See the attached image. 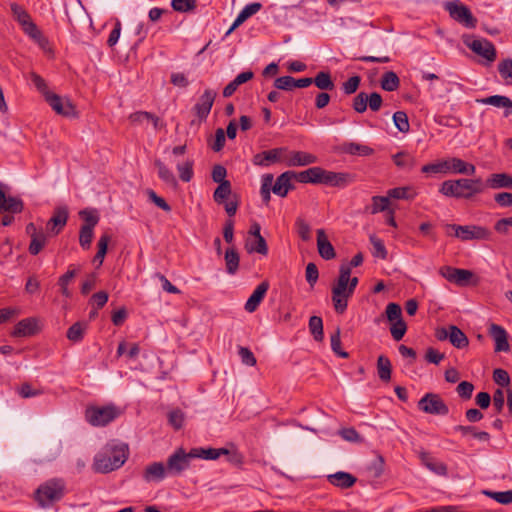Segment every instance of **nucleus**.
<instances>
[{
	"label": "nucleus",
	"instance_id": "f257e3e1",
	"mask_svg": "<svg viewBox=\"0 0 512 512\" xmlns=\"http://www.w3.org/2000/svg\"><path fill=\"white\" fill-rule=\"evenodd\" d=\"M358 278L352 277L350 266L340 265L339 276L332 286V302L336 313L343 314L348 306V300L354 294Z\"/></svg>",
	"mask_w": 512,
	"mask_h": 512
},
{
	"label": "nucleus",
	"instance_id": "f03ea898",
	"mask_svg": "<svg viewBox=\"0 0 512 512\" xmlns=\"http://www.w3.org/2000/svg\"><path fill=\"white\" fill-rule=\"evenodd\" d=\"M128 458L127 445L111 446L104 452L96 455L94 470L99 473H108L120 468Z\"/></svg>",
	"mask_w": 512,
	"mask_h": 512
},
{
	"label": "nucleus",
	"instance_id": "7ed1b4c3",
	"mask_svg": "<svg viewBox=\"0 0 512 512\" xmlns=\"http://www.w3.org/2000/svg\"><path fill=\"white\" fill-rule=\"evenodd\" d=\"M484 185L481 179L447 180L442 183L440 192L449 197L469 199L473 195L481 193Z\"/></svg>",
	"mask_w": 512,
	"mask_h": 512
},
{
	"label": "nucleus",
	"instance_id": "20e7f679",
	"mask_svg": "<svg viewBox=\"0 0 512 512\" xmlns=\"http://www.w3.org/2000/svg\"><path fill=\"white\" fill-rule=\"evenodd\" d=\"M65 494V482L60 478L50 479L35 491V500L41 508H48L60 501Z\"/></svg>",
	"mask_w": 512,
	"mask_h": 512
},
{
	"label": "nucleus",
	"instance_id": "39448f33",
	"mask_svg": "<svg viewBox=\"0 0 512 512\" xmlns=\"http://www.w3.org/2000/svg\"><path fill=\"white\" fill-rule=\"evenodd\" d=\"M300 176V178L307 180V183H321L331 186H344L351 178L347 173L326 171L320 167L304 170V174Z\"/></svg>",
	"mask_w": 512,
	"mask_h": 512
},
{
	"label": "nucleus",
	"instance_id": "423d86ee",
	"mask_svg": "<svg viewBox=\"0 0 512 512\" xmlns=\"http://www.w3.org/2000/svg\"><path fill=\"white\" fill-rule=\"evenodd\" d=\"M120 414L119 409L114 405L103 407L90 406L85 410V419L92 426H106Z\"/></svg>",
	"mask_w": 512,
	"mask_h": 512
},
{
	"label": "nucleus",
	"instance_id": "0eeeda50",
	"mask_svg": "<svg viewBox=\"0 0 512 512\" xmlns=\"http://www.w3.org/2000/svg\"><path fill=\"white\" fill-rule=\"evenodd\" d=\"M253 160H316V158L306 152L289 150L287 147H278L257 153Z\"/></svg>",
	"mask_w": 512,
	"mask_h": 512
},
{
	"label": "nucleus",
	"instance_id": "6e6552de",
	"mask_svg": "<svg viewBox=\"0 0 512 512\" xmlns=\"http://www.w3.org/2000/svg\"><path fill=\"white\" fill-rule=\"evenodd\" d=\"M448 235H454L462 241L468 240H487L490 237V231L481 226L476 225H456L447 224L445 226Z\"/></svg>",
	"mask_w": 512,
	"mask_h": 512
},
{
	"label": "nucleus",
	"instance_id": "1a4fd4ad",
	"mask_svg": "<svg viewBox=\"0 0 512 512\" xmlns=\"http://www.w3.org/2000/svg\"><path fill=\"white\" fill-rule=\"evenodd\" d=\"M444 8L453 20L464 27L469 29L476 27L477 19L473 16L471 10L459 0L445 2Z\"/></svg>",
	"mask_w": 512,
	"mask_h": 512
},
{
	"label": "nucleus",
	"instance_id": "9d476101",
	"mask_svg": "<svg viewBox=\"0 0 512 512\" xmlns=\"http://www.w3.org/2000/svg\"><path fill=\"white\" fill-rule=\"evenodd\" d=\"M304 171H286L279 175L272 183V192L282 198L286 197L290 190L295 189V182L307 183V180L300 178Z\"/></svg>",
	"mask_w": 512,
	"mask_h": 512
},
{
	"label": "nucleus",
	"instance_id": "9b49d317",
	"mask_svg": "<svg viewBox=\"0 0 512 512\" xmlns=\"http://www.w3.org/2000/svg\"><path fill=\"white\" fill-rule=\"evenodd\" d=\"M419 410L432 415H447L449 408L440 395L435 393H426L418 401Z\"/></svg>",
	"mask_w": 512,
	"mask_h": 512
},
{
	"label": "nucleus",
	"instance_id": "f8f14e48",
	"mask_svg": "<svg viewBox=\"0 0 512 512\" xmlns=\"http://www.w3.org/2000/svg\"><path fill=\"white\" fill-rule=\"evenodd\" d=\"M191 459H194V457L190 456V451L186 453L183 448H178L167 459V473L171 475H180L189 467Z\"/></svg>",
	"mask_w": 512,
	"mask_h": 512
},
{
	"label": "nucleus",
	"instance_id": "ddd939ff",
	"mask_svg": "<svg viewBox=\"0 0 512 512\" xmlns=\"http://www.w3.org/2000/svg\"><path fill=\"white\" fill-rule=\"evenodd\" d=\"M464 43L474 53L485 58L487 61L493 62L496 59V49L491 41L468 37L464 39Z\"/></svg>",
	"mask_w": 512,
	"mask_h": 512
},
{
	"label": "nucleus",
	"instance_id": "4468645a",
	"mask_svg": "<svg viewBox=\"0 0 512 512\" xmlns=\"http://www.w3.org/2000/svg\"><path fill=\"white\" fill-rule=\"evenodd\" d=\"M439 274L447 281L461 287L468 285L470 280L474 277L473 272L470 270L454 268L451 266H442L439 269Z\"/></svg>",
	"mask_w": 512,
	"mask_h": 512
},
{
	"label": "nucleus",
	"instance_id": "2eb2a0df",
	"mask_svg": "<svg viewBox=\"0 0 512 512\" xmlns=\"http://www.w3.org/2000/svg\"><path fill=\"white\" fill-rule=\"evenodd\" d=\"M216 96V91L212 89H206L199 97L197 103L192 108V111L197 116L199 122L205 121L207 119Z\"/></svg>",
	"mask_w": 512,
	"mask_h": 512
},
{
	"label": "nucleus",
	"instance_id": "dca6fc26",
	"mask_svg": "<svg viewBox=\"0 0 512 512\" xmlns=\"http://www.w3.org/2000/svg\"><path fill=\"white\" fill-rule=\"evenodd\" d=\"M50 107L59 115L71 117L76 115L75 106L69 99L62 98L58 94L50 92L44 97Z\"/></svg>",
	"mask_w": 512,
	"mask_h": 512
},
{
	"label": "nucleus",
	"instance_id": "f3484780",
	"mask_svg": "<svg viewBox=\"0 0 512 512\" xmlns=\"http://www.w3.org/2000/svg\"><path fill=\"white\" fill-rule=\"evenodd\" d=\"M23 209V201L19 197L7 196L3 190V184L0 183V213L17 214L21 213Z\"/></svg>",
	"mask_w": 512,
	"mask_h": 512
},
{
	"label": "nucleus",
	"instance_id": "a211bd4d",
	"mask_svg": "<svg viewBox=\"0 0 512 512\" xmlns=\"http://www.w3.org/2000/svg\"><path fill=\"white\" fill-rule=\"evenodd\" d=\"M489 335L495 341V352H508L510 344L508 342L507 331L498 324H491L489 327Z\"/></svg>",
	"mask_w": 512,
	"mask_h": 512
},
{
	"label": "nucleus",
	"instance_id": "6ab92c4d",
	"mask_svg": "<svg viewBox=\"0 0 512 512\" xmlns=\"http://www.w3.org/2000/svg\"><path fill=\"white\" fill-rule=\"evenodd\" d=\"M337 151L341 154L357 157H368L374 153L373 148L370 146L355 142H344L337 147Z\"/></svg>",
	"mask_w": 512,
	"mask_h": 512
},
{
	"label": "nucleus",
	"instance_id": "aec40b11",
	"mask_svg": "<svg viewBox=\"0 0 512 512\" xmlns=\"http://www.w3.org/2000/svg\"><path fill=\"white\" fill-rule=\"evenodd\" d=\"M68 220V209L66 206L57 207L54 214L47 223V229L57 235L66 225Z\"/></svg>",
	"mask_w": 512,
	"mask_h": 512
},
{
	"label": "nucleus",
	"instance_id": "412c9836",
	"mask_svg": "<svg viewBox=\"0 0 512 512\" xmlns=\"http://www.w3.org/2000/svg\"><path fill=\"white\" fill-rule=\"evenodd\" d=\"M269 289V282L268 281H262L256 289L253 291L251 296L248 298L246 304H245V310L252 313L254 312L262 300L264 299L267 291Z\"/></svg>",
	"mask_w": 512,
	"mask_h": 512
},
{
	"label": "nucleus",
	"instance_id": "4be33fe9",
	"mask_svg": "<svg viewBox=\"0 0 512 512\" xmlns=\"http://www.w3.org/2000/svg\"><path fill=\"white\" fill-rule=\"evenodd\" d=\"M476 102L483 105H491L497 108H505V117H508L511 114V111L509 109H512V100L507 96L492 95L485 98L477 99Z\"/></svg>",
	"mask_w": 512,
	"mask_h": 512
},
{
	"label": "nucleus",
	"instance_id": "5701e85b",
	"mask_svg": "<svg viewBox=\"0 0 512 512\" xmlns=\"http://www.w3.org/2000/svg\"><path fill=\"white\" fill-rule=\"evenodd\" d=\"M317 248L319 255L325 260H331L336 256L335 249L323 229L317 230Z\"/></svg>",
	"mask_w": 512,
	"mask_h": 512
},
{
	"label": "nucleus",
	"instance_id": "b1692460",
	"mask_svg": "<svg viewBox=\"0 0 512 512\" xmlns=\"http://www.w3.org/2000/svg\"><path fill=\"white\" fill-rule=\"evenodd\" d=\"M167 468L162 462H153L143 472V479L146 482H158L166 477Z\"/></svg>",
	"mask_w": 512,
	"mask_h": 512
},
{
	"label": "nucleus",
	"instance_id": "393cba45",
	"mask_svg": "<svg viewBox=\"0 0 512 512\" xmlns=\"http://www.w3.org/2000/svg\"><path fill=\"white\" fill-rule=\"evenodd\" d=\"M327 479L330 484L341 489H348L352 487L357 481V478L354 477L352 474L343 471H338L334 474H330L327 476Z\"/></svg>",
	"mask_w": 512,
	"mask_h": 512
},
{
	"label": "nucleus",
	"instance_id": "a878e982",
	"mask_svg": "<svg viewBox=\"0 0 512 512\" xmlns=\"http://www.w3.org/2000/svg\"><path fill=\"white\" fill-rule=\"evenodd\" d=\"M37 332V321L34 318H25L19 321L13 332L14 337L32 336Z\"/></svg>",
	"mask_w": 512,
	"mask_h": 512
},
{
	"label": "nucleus",
	"instance_id": "bb28decb",
	"mask_svg": "<svg viewBox=\"0 0 512 512\" xmlns=\"http://www.w3.org/2000/svg\"><path fill=\"white\" fill-rule=\"evenodd\" d=\"M253 77H254V73L251 70H247V71H244V72L238 74L234 78V80H232L230 83H228L225 86V88L223 89V96L225 98L231 97L240 85L253 79Z\"/></svg>",
	"mask_w": 512,
	"mask_h": 512
},
{
	"label": "nucleus",
	"instance_id": "cd10ccee",
	"mask_svg": "<svg viewBox=\"0 0 512 512\" xmlns=\"http://www.w3.org/2000/svg\"><path fill=\"white\" fill-rule=\"evenodd\" d=\"M419 456L423 465L430 471L441 476L447 475V466L442 462L434 461L428 452H420Z\"/></svg>",
	"mask_w": 512,
	"mask_h": 512
},
{
	"label": "nucleus",
	"instance_id": "c85d7f7f",
	"mask_svg": "<svg viewBox=\"0 0 512 512\" xmlns=\"http://www.w3.org/2000/svg\"><path fill=\"white\" fill-rule=\"evenodd\" d=\"M487 185L493 189L512 188V176L507 173H494L487 179Z\"/></svg>",
	"mask_w": 512,
	"mask_h": 512
},
{
	"label": "nucleus",
	"instance_id": "c756f323",
	"mask_svg": "<svg viewBox=\"0 0 512 512\" xmlns=\"http://www.w3.org/2000/svg\"><path fill=\"white\" fill-rule=\"evenodd\" d=\"M377 373L382 382H389L391 380L392 364L388 357L380 355L377 359Z\"/></svg>",
	"mask_w": 512,
	"mask_h": 512
},
{
	"label": "nucleus",
	"instance_id": "7c9ffc66",
	"mask_svg": "<svg viewBox=\"0 0 512 512\" xmlns=\"http://www.w3.org/2000/svg\"><path fill=\"white\" fill-rule=\"evenodd\" d=\"M400 86V79L398 75L394 71L385 72L380 80V87L387 91L393 92L396 91Z\"/></svg>",
	"mask_w": 512,
	"mask_h": 512
},
{
	"label": "nucleus",
	"instance_id": "2f4dec72",
	"mask_svg": "<svg viewBox=\"0 0 512 512\" xmlns=\"http://www.w3.org/2000/svg\"><path fill=\"white\" fill-rule=\"evenodd\" d=\"M449 341L457 349H462L469 345L467 336L455 325H450Z\"/></svg>",
	"mask_w": 512,
	"mask_h": 512
},
{
	"label": "nucleus",
	"instance_id": "473e14b6",
	"mask_svg": "<svg viewBox=\"0 0 512 512\" xmlns=\"http://www.w3.org/2000/svg\"><path fill=\"white\" fill-rule=\"evenodd\" d=\"M224 259L227 273L234 275L239 268V253L234 247H230L226 250Z\"/></svg>",
	"mask_w": 512,
	"mask_h": 512
},
{
	"label": "nucleus",
	"instance_id": "72a5a7b5",
	"mask_svg": "<svg viewBox=\"0 0 512 512\" xmlns=\"http://www.w3.org/2000/svg\"><path fill=\"white\" fill-rule=\"evenodd\" d=\"M313 84L321 90L331 91L335 88L331 74L328 71H320L312 78Z\"/></svg>",
	"mask_w": 512,
	"mask_h": 512
},
{
	"label": "nucleus",
	"instance_id": "f704fd0d",
	"mask_svg": "<svg viewBox=\"0 0 512 512\" xmlns=\"http://www.w3.org/2000/svg\"><path fill=\"white\" fill-rule=\"evenodd\" d=\"M389 203L390 202L387 196H373L372 205L367 206L365 208V212L376 214L378 212L386 211L388 209Z\"/></svg>",
	"mask_w": 512,
	"mask_h": 512
},
{
	"label": "nucleus",
	"instance_id": "c9c22d12",
	"mask_svg": "<svg viewBox=\"0 0 512 512\" xmlns=\"http://www.w3.org/2000/svg\"><path fill=\"white\" fill-rule=\"evenodd\" d=\"M245 248L248 253H258L261 255H267L268 254V246L266 243V240L263 236H259V238H255L254 242H246Z\"/></svg>",
	"mask_w": 512,
	"mask_h": 512
},
{
	"label": "nucleus",
	"instance_id": "e433bc0d",
	"mask_svg": "<svg viewBox=\"0 0 512 512\" xmlns=\"http://www.w3.org/2000/svg\"><path fill=\"white\" fill-rule=\"evenodd\" d=\"M86 329L87 323L76 322L67 330V338L72 342H79L83 339Z\"/></svg>",
	"mask_w": 512,
	"mask_h": 512
},
{
	"label": "nucleus",
	"instance_id": "4c0bfd02",
	"mask_svg": "<svg viewBox=\"0 0 512 512\" xmlns=\"http://www.w3.org/2000/svg\"><path fill=\"white\" fill-rule=\"evenodd\" d=\"M130 120L133 123H151L154 129H157L159 119L149 112H135L130 115Z\"/></svg>",
	"mask_w": 512,
	"mask_h": 512
},
{
	"label": "nucleus",
	"instance_id": "58836bf2",
	"mask_svg": "<svg viewBox=\"0 0 512 512\" xmlns=\"http://www.w3.org/2000/svg\"><path fill=\"white\" fill-rule=\"evenodd\" d=\"M309 330L316 341H322L324 338L322 318L311 316L309 319Z\"/></svg>",
	"mask_w": 512,
	"mask_h": 512
},
{
	"label": "nucleus",
	"instance_id": "ea45409f",
	"mask_svg": "<svg viewBox=\"0 0 512 512\" xmlns=\"http://www.w3.org/2000/svg\"><path fill=\"white\" fill-rule=\"evenodd\" d=\"M449 173L472 175L475 173V166L471 162H450Z\"/></svg>",
	"mask_w": 512,
	"mask_h": 512
},
{
	"label": "nucleus",
	"instance_id": "a19ab883",
	"mask_svg": "<svg viewBox=\"0 0 512 512\" xmlns=\"http://www.w3.org/2000/svg\"><path fill=\"white\" fill-rule=\"evenodd\" d=\"M231 194V183L230 181H224L219 184L213 193V199L218 204H223L225 200Z\"/></svg>",
	"mask_w": 512,
	"mask_h": 512
},
{
	"label": "nucleus",
	"instance_id": "79ce46f5",
	"mask_svg": "<svg viewBox=\"0 0 512 512\" xmlns=\"http://www.w3.org/2000/svg\"><path fill=\"white\" fill-rule=\"evenodd\" d=\"M24 32L29 35L32 39L37 41L40 45H43L47 40L43 37L41 31L38 29L36 24L30 20L25 24L21 25Z\"/></svg>",
	"mask_w": 512,
	"mask_h": 512
},
{
	"label": "nucleus",
	"instance_id": "37998d69",
	"mask_svg": "<svg viewBox=\"0 0 512 512\" xmlns=\"http://www.w3.org/2000/svg\"><path fill=\"white\" fill-rule=\"evenodd\" d=\"M450 162H435L424 165L421 171L425 174H447L449 173Z\"/></svg>",
	"mask_w": 512,
	"mask_h": 512
},
{
	"label": "nucleus",
	"instance_id": "c03bdc74",
	"mask_svg": "<svg viewBox=\"0 0 512 512\" xmlns=\"http://www.w3.org/2000/svg\"><path fill=\"white\" fill-rule=\"evenodd\" d=\"M217 451V448H193L190 450V456L206 460H216L219 458V453H217Z\"/></svg>",
	"mask_w": 512,
	"mask_h": 512
},
{
	"label": "nucleus",
	"instance_id": "a18cd8bd",
	"mask_svg": "<svg viewBox=\"0 0 512 512\" xmlns=\"http://www.w3.org/2000/svg\"><path fill=\"white\" fill-rule=\"evenodd\" d=\"M110 240L111 237L108 234H103L98 241V251L94 256V262H98L99 266L103 263Z\"/></svg>",
	"mask_w": 512,
	"mask_h": 512
},
{
	"label": "nucleus",
	"instance_id": "49530a36",
	"mask_svg": "<svg viewBox=\"0 0 512 512\" xmlns=\"http://www.w3.org/2000/svg\"><path fill=\"white\" fill-rule=\"evenodd\" d=\"M387 197L388 199H404V200H410L414 198V194L411 192L410 187H397L393 189H389L387 191Z\"/></svg>",
	"mask_w": 512,
	"mask_h": 512
},
{
	"label": "nucleus",
	"instance_id": "de8ad7c7",
	"mask_svg": "<svg viewBox=\"0 0 512 512\" xmlns=\"http://www.w3.org/2000/svg\"><path fill=\"white\" fill-rule=\"evenodd\" d=\"M406 331H407V325H406L405 321L403 320V318L398 319L397 321L391 322L390 333H391L392 338L395 341H400L404 337Z\"/></svg>",
	"mask_w": 512,
	"mask_h": 512
},
{
	"label": "nucleus",
	"instance_id": "09e8293b",
	"mask_svg": "<svg viewBox=\"0 0 512 512\" xmlns=\"http://www.w3.org/2000/svg\"><path fill=\"white\" fill-rule=\"evenodd\" d=\"M76 276V270L75 269H69L65 274H63L59 280L58 285L61 288V293L65 297L69 298L71 297V292L68 289L69 282Z\"/></svg>",
	"mask_w": 512,
	"mask_h": 512
},
{
	"label": "nucleus",
	"instance_id": "8fccbe9b",
	"mask_svg": "<svg viewBox=\"0 0 512 512\" xmlns=\"http://www.w3.org/2000/svg\"><path fill=\"white\" fill-rule=\"evenodd\" d=\"M393 122L396 128L402 133H407L410 129L408 116L404 111L395 112L393 114Z\"/></svg>",
	"mask_w": 512,
	"mask_h": 512
},
{
	"label": "nucleus",
	"instance_id": "3c124183",
	"mask_svg": "<svg viewBox=\"0 0 512 512\" xmlns=\"http://www.w3.org/2000/svg\"><path fill=\"white\" fill-rule=\"evenodd\" d=\"M274 181V177L272 174H265L262 178V186H261V196L263 201L268 204L271 199L270 192L272 191V183Z\"/></svg>",
	"mask_w": 512,
	"mask_h": 512
},
{
	"label": "nucleus",
	"instance_id": "603ef678",
	"mask_svg": "<svg viewBox=\"0 0 512 512\" xmlns=\"http://www.w3.org/2000/svg\"><path fill=\"white\" fill-rule=\"evenodd\" d=\"M47 240V236L40 231V235L31 238V242L29 245V253L31 255H37L45 246Z\"/></svg>",
	"mask_w": 512,
	"mask_h": 512
},
{
	"label": "nucleus",
	"instance_id": "864d4df0",
	"mask_svg": "<svg viewBox=\"0 0 512 512\" xmlns=\"http://www.w3.org/2000/svg\"><path fill=\"white\" fill-rule=\"evenodd\" d=\"M340 328L338 327L336 331L331 335V349L341 358H348L349 354L341 349V338H340Z\"/></svg>",
	"mask_w": 512,
	"mask_h": 512
},
{
	"label": "nucleus",
	"instance_id": "5fc2aeb1",
	"mask_svg": "<svg viewBox=\"0 0 512 512\" xmlns=\"http://www.w3.org/2000/svg\"><path fill=\"white\" fill-rule=\"evenodd\" d=\"M498 72L508 84H512V59L507 58L502 60L498 64Z\"/></svg>",
	"mask_w": 512,
	"mask_h": 512
},
{
	"label": "nucleus",
	"instance_id": "6e6d98bb",
	"mask_svg": "<svg viewBox=\"0 0 512 512\" xmlns=\"http://www.w3.org/2000/svg\"><path fill=\"white\" fill-rule=\"evenodd\" d=\"M185 415L180 409H174L168 413V422L175 429L183 427Z\"/></svg>",
	"mask_w": 512,
	"mask_h": 512
},
{
	"label": "nucleus",
	"instance_id": "4d7b16f0",
	"mask_svg": "<svg viewBox=\"0 0 512 512\" xmlns=\"http://www.w3.org/2000/svg\"><path fill=\"white\" fill-rule=\"evenodd\" d=\"M159 176L169 186L175 187L177 180L172 170H170L163 162H159Z\"/></svg>",
	"mask_w": 512,
	"mask_h": 512
},
{
	"label": "nucleus",
	"instance_id": "13d9d810",
	"mask_svg": "<svg viewBox=\"0 0 512 512\" xmlns=\"http://www.w3.org/2000/svg\"><path fill=\"white\" fill-rule=\"evenodd\" d=\"M370 242L373 246V252H372L373 256L381 258V259H386L387 258V250L385 248L383 241L381 239H379L378 237L371 235Z\"/></svg>",
	"mask_w": 512,
	"mask_h": 512
},
{
	"label": "nucleus",
	"instance_id": "bf43d9fd",
	"mask_svg": "<svg viewBox=\"0 0 512 512\" xmlns=\"http://www.w3.org/2000/svg\"><path fill=\"white\" fill-rule=\"evenodd\" d=\"M484 494L500 504H510L512 503V490L503 491V492H493V491H484Z\"/></svg>",
	"mask_w": 512,
	"mask_h": 512
},
{
	"label": "nucleus",
	"instance_id": "052dcab7",
	"mask_svg": "<svg viewBox=\"0 0 512 512\" xmlns=\"http://www.w3.org/2000/svg\"><path fill=\"white\" fill-rule=\"evenodd\" d=\"M171 6L173 10L185 13L195 9L196 0H172Z\"/></svg>",
	"mask_w": 512,
	"mask_h": 512
},
{
	"label": "nucleus",
	"instance_id": "680f3d73",
	"mask_svg": "<svg viewBox=\"0 0 512 512\" xmlns=\"http://www.w3.org/2000/svg\"><path fill=\"white\" fill-rule=\"evenodd\" d=\"M10 8L13 16L16 18L20 25H23L31 20L30 15L22 6L16 3H12Z\"/></svg>",
	"mask_w": 512,
	"mask_h": 512
},
{
	"label": "nucleus",
	"instance_id": "e2e57ef3",
	"mask_svg": "<svg viewBox=\"0 0 512 512\" xmlns=\"http://www.w3.org/2000/svg\"><path fill=\"white\" fill-rule=\"evenodd\" d=\"M177 170L179 177L184 182H189L193 177L192 162H178Z\"/></svg>",
	"mask_w": 512,
	"mask_h": 512
},
{
	"label": "nucleus",
	"instance_id": "0e129e2a",
	"mask_svg": "<svg viewBox=\"0 0 512 512\" xmlns=\"http://www.w3.org/2000/svg\"><path fill=\"white\" fill-rule=\"evenodd\" d=\"M225 141V131L222 128H218L215 132L214 138L209 141V147L213 151L218 152L223 148Z\"/></svg>",
	"mask_w": 512,
	"mask_h": 512
},
{
	"label": "nucleus",
	"instance_id": "69168bd1",
	"mask_svg": "<svg viewBox=\"0 0 512 512\" xmlns=\"http://www.w3.org/2000/svg\"><path fill=\"white\" fill-rule=\"evenodd\" d=\"M297 233L299 237L303 241H309L311 239V227L310 225L303 219L297 218L296 220Z\"/></svg>",
	"mask_w": 512,
	"mask_h": 512
},
{
	"label": "nucleus",
	"instance_id": "338daca9",
	"mask_svg": "<svg viewBox=\"0 0 512 512\" xmlns=\"http://www.w3.org/2000/svg\"><path fill=\"white\" fill-rule=\"evenodd\" d=\"M385 314L389 322H394L397 321L398 319H402L401 306L397 303L391 302L386 306Z\"/></svg>",
	"mask_w": 512,
	"mask_h": 512
},
{
	"label": "nucleus",
	"instance_id": "774afa93",
	"mask_svg": "<svg viewBox=\"0 0 512 512\" xmlns=\"http://www.w3.org/2000/svg\"><path fill=\"white\" fill-rule=\"evenodd\" d=\"M367 93H358L352 101V107L357 113H364L367 110Z\"/></svg>",
	"mask_w": 512,
	"mask_h": 512
}]
</instances>
